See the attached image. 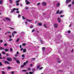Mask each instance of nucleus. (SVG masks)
I'll return each mask as SVG.
<instances>
[{
	"mask_svg": "<svg viewBox=\"0 0 74 74\" xmlns=\"http://www.w3.org/2000/svg\"><path fill=\"white\" fill-rule=\"evenodd\" d=\"M22 71H25V72H26V70H22Z\"/></svg>",
	"mask_w": 74,
	"mask_h": 74,
	"instance_id": "nucleus-45",
	"label": "nucleus"
},
{
	"mask_svg": "<svg viewBox=\"0 0 74 74\" xmlns=\"http://www.w3.org/2000/svg\"><path fill=\"white\" fill-rule=\"evenodd\" d=\"M8 69L9 70V69H11V67L8 66Z\"/></svg>",
	"mask_w": 74,
	"mask_h": 74,
	"instance_id": "nucleus-29",
	"label": "nucleus"
},
{
	"mask_svg": "<svg viewBox=\"0 0 74 74\" xmlns=\"http://www.w3.org/2000/svg\"><path fill=\"white\" fill-rule=\"evenodd\" d=\"M68 2H69V1H68V0H66V3H68Z\"/></svg>",
	"mask_w": 74,
	"mask_h": 74,
	"instance_id": "nucleus-46",
	"label": "nucleus"
},
{
	"mask_svg": "<svg viewBox=\"0 0 74 74\" xmlns=\"http://www.w3.org/2000/svg\"><path fill=\"white\" fill-rule=\"evenodd\" d=\"M10 29H12V30H14V28H12V27H11Z\"/></svg>",
	"mask_w": 74,
	"mask_h": 74,
	"instance_id": "nucleus-51",
	"label": "nucleus"
},
{
	"mask_svg": "<svg viewBox=\"0 0 74 74\" xmlns=\"http://www.w3.org/2000/svg\"><path fill=\"white\" fill-rule=\"evenodd\" d=\"M40 65H38L37 66V69H38L40 68Z\"/></svg>",
	"mask_w": 74,
	"mask_h": 74,
	"instance_id": "nucleus-27",
	"label": "nucleus"
},
{
	"mask_svg": "<svg viewBox=\"0 0 74 74\" xmlns=\"http://www.w3.org/2000/svg\"><path fill=\"white\" fill-rule=\"evenodd\" d=\"M54 27H58V24H55L54 25Z\"/></svg>",
	"mask_w": 74,
	"mask_h": 74,
	"instance_id": "nucleus-4",
	"label": "nucleus"
},
{
	"mask_svg": "<svg viewBox=\"0 0 74 74\" xmlns=\"http://www.w3.org/2000/svg\"><path fill=\"white\" fill-rule=\"evenodd\" d=\"M9 37L10 38H12V36H9Z\"/></svg>",
	"mask_w": 74,
	"mask_h": 74,
	"instance_id": "nucleus-42",
	"label": "nucleus"
},
{
	"mask_svg": "<svg viewBox=\"0 0 74 74\" xmlns=\"http://www.w3.org/2000/svg\"><path fill=\"white\" fill-rule=\"evenodd\" d=\"M33 26H31L30 27V28L31 29H32V28H33Z\"/></svg>",
	"mask_w": 74,
	"mask_h": 74,
	"instance_id": "nucleus-49",
	"label": "nucleus"
},
{
	"mask_svg": "<svg viewBox=\"0 0 74 74\" xmlns=\"http://www.w3.org/2000/svg\"><path fill=\"white\" fill-rule=\"evenodd\" d=\"M4 45V46H7V43H5Z\"/></svg>",
	"mask_w": 74,
	"mask_h": 74,
	"instance_id": "nucleus-43",
	"label": "nucleus"
},
{
	"mask_svg": "<svg viewBox=\"0 0 74 74\" xmlns=\"http://www.w3.org/2000/svg\"><path fill=\"white\" fill-rule=\"evenodd\" d=\"M29 74H33V72H29Z\"/></svg>",
	"mask_w": 74,
	"mask_h": 74,
	"instance_id": "nucleus-28",
	"label": "nucleus"
},
{
	"mask_svg": "<svg viewBox=\"0 0 74 74\" xmlns=\"http://www.w3.org/2000/svg\"><path fill=\"white\" fill-rule=\"evenodd\" d=\"M5 51L6 52H7V51H8V49H5Z\"/></svg>",
	"mask_w": 74,
	"mask_h": 74,
	"instance_id": "nucleus-23",
	"label": "nucleus"
},
{
	"mask_svg": "<svg viewBox=\"0 0 74 74\" xmlns=\"http://www.w3.org/2000/svg\"><path fill=\"white\" fill-rule=\"evenodd\" d=\"M27 69L29 71H30V70H31V69L29 68H27Z\"/></svg>",
	"mask_w": 74,
	"mask_h": 74,
	"instance_id": "nucleus-30",
	"label": "nucleus"
},
{
	"mask_svg": "<svg viewBox=\"0 0 74 74\" xmlns=\"http://www.w3.org/2000/svg\"><path fill=\"white\" fill-rule=\"evenodd\" d=\"M25 24L26 25H27V22L26 21L25 22Z\"/></svg>",
	"mask_w": 74,
	"mask_h": 74,
	"instance_id": "nucleus-63",
	"label": "nucleus"
},
{
	"mask_svg": "<svg viewBox=\"0 0 74 74\" xmlns=\"http://www.w3.org/2000/svg\"><path fill=\"white\" fill-rule=\"evenodd\" d=\"M30 3L29 1H27V2H26V4L27 5H28L29 4H30Z\"/></svg>",
	"mask_w": 74,
	"mask_h": 74,
	"instance_id": "nucleus-13",
	"label": "nucleus"
},
{
	"mask_svg": "<svg viewBox=\"0 0 74 74\" xmlns=\"http://www.w3.org/2000/svg\"><path fill=\"white\" fill-rule=\"evenodd\" d=\"M23 46H26V44L25 43H23L22 44Z\"/></svg>",
	"mask_w": 74,
	"mask_h": 74,
	"instance_id": "nucleus-25",
	"label": "nucleus"
},
{
	"mask_svg": "<svg viewBox=\"0 0 74 74\" xmlns=\"http://www.w3.org/2000/svg\"><path fill=\"white\" fill-rule=\"evenodd\" d=\"M64 16V15H61V16H60V17H63V16Z\"/></svg>",
	"mask_w": 74,
	"mask_h": 74,
	"instance_id": "nucleus-50",
	"label": "nucleus"
},
{
	"mask_svg": "<svg viewBox=\"0 0 74 74\" xmlns=\"http://www.w3.org/2000/svg\"><path fill=\"white\" fill-rule=\"evenodd\" d=\"M23 67H24V65H21V67L22 68Z\"/></svg>",
	"mask_w": 74,
	"mask_h": 74,
	"instance_id": "nucleus-57",
	"label": "nucleus"
},
{
	"mask_svg": "<svg viewBox=\"0 0 74 74\" xmlns=\"http://www.w3.org/2000/svg\"><path fill=\"white\" fill-rule=\"evenodd\" d=\"M3 66V64H2V63L0 62V66Z\"/></svg>",
	"mask_w": 74,
	"mask_h": 74,
	"instance_id": "nucleus-39",
	"label": "nucleus"
},
{
	"mask_svg": "<svg viewBox=\"0 0 74 74\" xmlns=\"http://www.w3.org/2000/svg\"><path fill=\"white\" fill-rule=\"evenodd\" d=\"M58 21L60 23V18H58Z\"/></svg>",
	"mask_w": 74,
	"mask_h": 74,
	"instance_id": "nucleus-18",
	"label": "nucleus"
},
{
	"mask_svg": "<svg viewBox=\"0 0 74 74\" xmlns=\"http://www.w3.org/2000/svg\"><path fill=\"white\" fill-rule=\"evenodd\" d=\"M19 2H20V0H19L16 1V3H19Z\"/></svg>",
	"mask_w": 74,
	"mask_h": 74,
	"instance_id": "nucleus-21",
	"label": "nucleus"
},
{
	"mask_svg": "<svg viewBox=\"0 0 74 74\" xmlns=\"http://www.w3.org/2000/svg\"><path fill=\"white\" fill-rule=\"evenodd\" d=\"M10 52H12L13 51V50H12V48H11L10 49Z\"/></svg>",
	"mask_w": 74,
	"mask_h": 74,
	"instance_id": "nucleus-19",
	"label": "nucleus"
},
{
	"mask_svg": "<svg viewBox=\"0 0 74 74\" xmlns=\"http://www.w3.org/2000/svg\"><path fill=\"white\" fill-rule=\"evenodd\" d=\"M42 69V67L40 68L39 69V70H41Z\"/></svg>",
	"mask_w": 74,
	"mask_h": 74,
	"instance_id": "nucleus-58",
	"label": "nucleus"
},
{
	"mask_svg": "<svg viewBox=\"0 0 74 74\" xmlns=\"http://www.w3.org/2000/svg\"><path fill=\"white\" fill-rule=\"evenodd\" d=\"M19 41V38H18L16 40V42H18V41Z\"/></svg>",
	"mask_w": 74,
	"mask_h": 74,
	"instance_id": "nucleus-20",
	"label": "nucleus"
},
{
	"mask_svg": "<svg viewBox=\"0 0 74 74\" xmlns=\"http://www.w3.org/2000/svg\"><path fill=\"white\" fill-rule=\"evenodd\" d=\"M63 11H61L59 13V14H62L63 12Z\"/></svg>",
	"mask_w": 74,
	"mask_h": 74,
	"instance_id": "nucleus-16",
	"label": "nucleus"
},
{
	"mask_svg": "<svg viewBox=\"0 0 74 74\" xmlns=\"http://www.w3.org/2000/svg\"><path fill=\"white\" fill-rule=\"evenodd\" d=\"M26 51V49H23V53H25Z\"/></svg>",
	"mask_w": 74,
	"mask_h": 74,
	"instance_id": "nucleus-7",
	"label": "nucleus"
},
{
	"mask_svg": "<svg viewBox=\"0 0 74 74\" xmlns=\"http://www.w3.org/2000/svg\"><path fill=\"white\" fill-rule=\"evenodd\" d=\"M44 26H45V28H47V26H46V25H45V24H44Z\"/></svg>",
	"mask_w": 74,
	"mask_h": 74,
	"instance_id": "nucleus-35",
	"label": "nucleus"
},
{
	"mask_svg": "<svg viewBox=\"0 0 74 74\" xmlns=\"http://www.w3.org/2000/svg\"><path fill=\"white\" fill-rule=\"evenodd\" d=\"M15 10L18 11V10H19V8H15Z\"/></svg>",
	"mask_w": 74,
	"mask_h": 74,
	"instance_id": "nucleus-41",
	"label": "nucleus"
},
{
	"mask_svg": "<svg viewBox=\"0 0 74 74\" xmlns=\"http://www.w3.org/2000/svg\"><path fill=\"white\" fill-rule=\"evenodd\" d=\"M22 18H23V20L25 19V17H24V16H22Z\"/></svg>",
	"mask_w": 74,
	"mask_h": 74,
	"instance_id": "nucleus-37",
	"label": "nucleus"
},
{
	"mask_svg": "<svg viewBox=\"0 0 74 74\" xmlns=\"http://www.w3.org/2000/svg\"><path fill=\"white\" fill-rule=\"evenodd\" d=\"M40 42L41 44H43V42H42V40H40Z\"/></svg>",
	"mask_w": 74,
	"mask_h": 74,
	"instance_id": "nucleus-36",
	"label": "nucleus"
},
{
	"mask_svg": "<svg viewBox=\"0 0 74 74\" xmlns=\"http://www.w3.org/2000/svg\"><path fill=\"white\" fill-rule=\"evenodd\" d=\"M16 13H19V11H16Z\"/></svg>",
	"mask_w": 74,
	"mask_h": 74,
	"instance_id": "nucleus-47",
	"label": "nucleus"
},
{
	"mask_svg": "<svg viewBox=\"0 0 74 74\" xmlns=\"http://www.w3.org/2000/svg\"><path fill=\"white\" fill-rule=\"evenodd\" d=\"M59 10H58V11H57V12H56V14H59Z\"/></svg>",
	"mask_w": 74,
	"mask_h": 74,
	"instance_id": "nucleus-22",
	"label": "nucleus"
},
{
	"mask_svg": "<svg viewBox=\"0 0 74 74\" xmlns=\"http://www.w3.org/2000/svg\"><path fill=\"white\" fill-rule=\"evenodd\" d=\"M15 10V8H14L12 10H11V12L12 13Z\"/></svg>",
	"mask_w": 74,
	"mask_h": 74,
	"instance_id": "nucleus-9",
	"label": "nucleus"
},
{
	"mask_svg": "<svg viewBox=\"0 0 74 74\" xmlns=\"http://www.w3.org/2000/svg\"><path fill=\"white\" fill-rule=\"evenodd\" d=\"M72 4H73V5H74V1H72Z\"/></svg>",
	"mask_w": 74,
	"mask_h": 74,
	"instance_id": "nucleus-33",
	"label": "nucleus"
},
{
	"mask_svg": "<svg viewBox=\"0 0 74 74\" xmlns=\"http://www.w3.org/2000/svg\"><path fill=\"white\" fill-rule=\"evenodd\" d=\"M3 3V1L2 0H1L0 1V4H2Z\"/></svg>",
	"mask_w": 74,
	"mask_h": 74,
	"instance_id": "nucleus-8",
	"label": "nucleus"
},
{
	"mask_svg": "<svg viewBox=\"0 0 74 74\" xmlns=\"http://www.w3.org/2000/svg\"><path fill=\"white\" fill-rule=\"evenodd\" d=\"M22 58H25V55L23 54L22 55Z\"/></svg>",
	"mask_w": 74,
	"mask_h": 74,
	"instance_id": "nucleus-34",
	"label": "nucleus"
},
{
	"mask_svg": "<svg viewBox=\"0 0 74 74\" xmlns=\"http://www.w3.org/2000/svg\"><path fill=\"white\" fill-rule=\"evenodd\" d=\"M42 51H44V50H45V47H42Z\"/></svg>",
	"mask_w": 74,
	"mask_h": 74,
	"instance_id": "nucleus-17",
	"label": "nucleus"
},
{
	"mask_svg": "<svg viewBox=\"0 0 74 74\" xmlns=\"http://www.w3.org/2000/svg\"><path fill=\"white\" fill-rule=\"evenodd\" d=\"M32 71H35V69H32Z\"/></svg>",
	"mask_w": 74,
	"mask_h": 74,
	"instance_id": "nucleus-56",
	"label": "nucleus"
},
{
	"mask_svg": "<svg viewBox=\"0 0 74 74\" xmlns=\"http://www.w3.org/2000/svg\"><path fill=\"white\" fill-rule=\"evenodd\" d=\"M28 9H29V7H26L25 8V10H27Z\"/></svg>",
	"mask_w": 74,
	"mask_h": 74,
	"instance_id": "nucleus-32",
	"label": "nucleus"
},
{
	"mask_svg": "<svg viewBox=\"0 0 74 74\" xmlns=\"http://www.w3.org/2000/svg\"><path fill=\"white\" fill-rule=\"evenodd\" d=\"M9 55V53H7L6 54V56H8Z\"/></svg>",
	"mask_w": 74,
	"mask_h": 74,
	"instance_id": "nucleus-53",
	"label": "nucleus"
},
{
	"mask_svg": "<svg viewBox=\"0 0 74 74\" xmlns=\"http://www.w3.org/2000/svg\"><path fill=\"white\" fill-rule=\"evenodd\" d=\"M9 1L11 4L12 3V0H9Z\"/></svg>",
	"mask_w": 74,
	"mask_h": 74,
	"instance_id": "nucleus-24",
	"label": "nucleus"
},
{
	"mask_svg": "<svg viewBox=\"0 0 74 74\" xmlns=\"http://www.w3.org/2000/svg\"><path fill=\"white\" fill-rule=\"evenodd\" d=\"M16 62L18 64H20V61L18 60H16Z\"/></svg>",
	"mask_w": 74,
	"mask_h": 74,
	"instance_id": "nucleus-10",
	"label": "nucleus"
},
{
	"mask_svg": "<svg viewBox=\"0 0 74 74\" xmlns=\"http://www.w3.org/2000/svg\"><path fill=\"white\" fill-rule=\"evenodd\" d=\"M34 29H32V32H34Z\"/></svg>",
	"mask_w": 74,
	"mask_h": 74,
	"instance_id": "nucleus-60",
	"label": "nucleus"
},
{
	"mask_svg": "<svg viewBox=\"0 0 74 74\" xmlns=\"http://www.w3.org/2000/svg\"><path fill=\"white\" fill-rule=\"evenodd\" d=\"M3 49H4V48L0 47V50H3Z\"/></svg>",
	"mask_w": 74,
	"mask_h": 74,
	"instance_id": "nucleus-12",
	"label": "nucleus"
},
{
	"mask_svg": "<svg viewBox=\"0 0 74 74\" xmlns=\"http://www.w3.org/2000/svg\"><path fill=\"white\" fill-rule=\"evenodd\" d=\"M12 74H14V71H13L11 73Z\"/></svg>",
	"mask_w": 74,
	"mask_h": 74,
	"instance_id": "nucleus-64",
	"label": "nucleus"
},
{
	"mask_svg": "<svg viewBox=\"0 0 74 74\" xmlns=\"http://www.w3.org/2000/svg\"><path fill=\"white\" fill-rule=\"evenodd\" d=\"M7 60L9 61V62H10V61H12V58H10L8 57L7 58Z\"/></svg>",
	"mask_w": 74,
	"mask_h": 74,
	"instance_id": "nucleus-1",
	"label": "nucleus"
},
{
	"mask_svg": "<svg viewBox=\"0 0 74 74\" xmlns=\"http://www.w3.org/2000/svg\"><path fill=\"white\" fill-rule=\"evenodd\" d=\"M12 36H13V37H14V34L12 33Z\"/></svg>",
	"mask_w": 74,
	"mask_h": 74,
	"instance_id": "nucleus-61",
	"label": "nucleus"
},
{
	"mask_svg": "<svg viewBox=\"0 0 74 74\" xmlns=\"http://www.w3.org/2000/svg\"><path fill=\"white\" fill-rule=\"evenodd\" d=\"M2 74H5V73L4 71H2Z\"/></svg>",
	"mask_w": 74,
	"mask_h": 74,
	"instance_id": "nucleus-31",
	"label": "nucleus"
},
{
	"mask_svg": "<svg viewBox=\"0 0 74 74\" xmlns=\"http://www.w3.org/2000/svg\"><path fill=\"white\" fill-rule=\"evenodd\" d=\"M60 6V3H57V5H56V7H58Z\"/></svg>",
	"mask_w": 74,
	"mask_h": 74,
	"instance_id": "nucleus-5",
	"label": "nucleus"
},
{
	"mask_svg": "<svg viewBox=\"0 0 74 74\" xmlns=\"http://www.w3.org/2000/svg\"><path fill=\"white\" fill-rule=\"evenodd\" d=\"M6 20H7V21H11V20L10 19H9V18H5Z\"/></svg>",
	"mask_w": 74,
	"mask_h": 74,
	"instance_id": "nucleus-11",
	"label": "nucleus"
},
{
	"mask_svg": "<svg viewBox=\"0 0 74 74\" xmlns=\"http://www.w3.org/2000/svg\"><path fill=\"white\" fill-rule=\"evenodd\" d=\"M40 3H38L37 4V5H40Z\"/></svg>",
	"mask_w": 74,
	"mask_h": 74,
	"instance_id": "nucleus-54",
	"label": "nucleus"
},
{
	"mask_svg": "<svg viewBox=\"0 0 74 74\" xmlns=\"http://www.w3.org/2000/svg\"><path fill=\"white\" fill-rule=\"evenodd\" d=\"M19 3H16V6H18V5H19Z\"/></svg>",
	"mask_w": 74,
	"mask_h": 74,
	"instance_id": "nucleus-44",
	"label": "nucleus"
},
{
	"mask_svg": "<svg viewBox=\"0 0 74 74\" xmlns=\"http://www.w3.org/2000/svg\"><path fill=\"white\" fill-rule=\"evenodd\" d=\"M13 59L14 60H15L16 61L17 60V58H16L15 57H13Z\"/></svg>",
	"mask_w": 74,
	"mask_h": 74,
	"instance_id": "nucleus-15",
	"label": "nucleus"
},
{
	"mask_svg": "<svg viewBox=\"0 0 74 74\" xmlns=\"http://www.w3.org/2000/svg\"><path fill=\"white\" fill-rule=\"evenodd\" d=\"M21 15H19L18 16V18H20V17H21Z\"/></svg>",
	"mask_w": 74,
	"mask_h": 74,
	"instance_id": "nucleus-55",
	"label": "nucleus"
},
{
	"mask_svg": "<svg viewBox=\"0 0 74 74\" xmlns=\"http://www.w3.org/2000/svg\"><path fill=\"white\" fill-rule=\"evenodd\" d=\"M12 39H9V41H12Z\"/></svg>",
	"mask_w": 74,
	"mask_h": 74,
	"instance_id": "nucleus-62",
	"label": "nucleus"
},
{
	"mask_svg": "<svg viewBox=\"0 0 74 74\" xmlns=\"http://www.w3.org/2000/svg\"><path fill=\"white\" fill-rule=\"evenodd\" d=\"M27 63H28V61H26V62L23 63V64L24 65V66H25V65H26V64H27Z\"/></svg>",
	"mask_w": 74,
	"mask_h": 74,
	"instance_id": "nucleus-3",
	"label": "nucleus"
},
{
	"mask_svg": "<svg viewBox=\"0 0 74 74\" xmlns=\"http://www.w3.org/2000/svg\"><path fill=\"white\" fill-rule=\"evenodd\" d=\"M14 34H16V31H14L13 32Z\"/></svg>",
	"mask_w": 74,
	"mask_h": 74,
	"instance_id": "nucleus-48",
	"label": "nucleus"
},
{
	"mask_svg": "<svg viewBox=\"0 0 74 74\" xmlns=\"http://www.w3.org/2000/svg\"><path fill=\"white\" fill-rule=\"evenodd\" d=\"M26 21H28V22H32V21L31 20H29L27 19H26Z\"/></svg>",
	"mask_w": 74,
	"mask_h": 74,
	"instance_id": "nucleus-14",
	"label": "nucleus"
},
{
	"mask_svg": "<svg viewBox=\"0 0 74 74\" xmlns=\"http://www.w3.org/2000/svg\"><path fill=\"white\" fill-rule=\"evenodd\" d=\"M38 25L39 26H41L42 25V24L40 23H38Z\"/></svg>",
	"mask_w": 74,
	"mask_h": 74,
	"instance_id": "nucleus-26",
	"label": "nucleus"
},
{
	"mask_svg": "<svg viewBox=\"0 0 74 74\" xmlns=\"http://www.w3.org/2000/svg\"><path fill=\"white\" fill-rule=\"evenodd\" d=\"M5 64H10V62L7 61H5Z\"/></svg>",
	"mask_w": 74,
	"mask_h": 74,
	"instance_id": "nucleus-6",
	"label": "nucleus"
},
{
	"mask_svg": "<svg viewBox=\"0 0 74 74\" xmlns=\"http://www.w3.org/2000/svg\"><path fill=\"white\" fill-rule=\"evenodd\" d=\"M42 5L43 6H45L46 5H47V4L45 3V2H43L42 3Z\"/></svg>",
	"mask_w": 74,
	"mask_h": 74,
	"instance_id": "nucleus-2",
	"label": "nucleus"
},
{
	"mask_svg": "<svg viewBox=\"0 0 74 74\" xmlns=\"http://www.w3.org/2000/svg\"><path fill=\"white\" fill-rule=\"evenodd\" d=\"M3 40H0V43H2V42H3Z\"/></svg>",
	"mask_w": 74,
	"mask_h": 74,
	"instance_id": "nucleus-38",
	"label": "nucleus"
},
{
	"mask_svg": "<svg viewBox=\"0 0 74 74\" xmlns=\"http://www.w3.org/2000/svg\"><path fill=\"white\" fill-rule=\"evenodd\" d=\"M2 53H3V54H4V55L5 54V53L4 51L2 52Z\"/></svg>",
	"mask_w": 74,
	"mask_h": 74,
	"instance_id": "nucleus-40",
	"label": "nucleus"
},
{
	"mask_svg": "<svg viewBox=\"0 0 74 74\" xmlns=\"http://www.w3.org/2000/svg\"><path fill=\"white\" fill-rule=\"evenodd\" d=\"M7 33L9 34H10L11 33V32H8Z\"/></svg>",
	"mask_w": 74,
	"mask_h": 74,
	"instance_id": "nucleus-59",
	"label": "nucleus"
},
{
	"mask_svg": "<svg viewBox=\"0 0 74 74\" xmlns=\"http://www.w3.org/2000/svg\"><path fill=\"white\" fill-rule=\"evenodd\" d=\"M68 33H71V31H70V30L68 31Z\"/></svg>",
	"mask_w": 74,
	"mask_h": 74,
	"instance_id": "nucleus-52",
	"label": "nucleus"
}]
</instances>
